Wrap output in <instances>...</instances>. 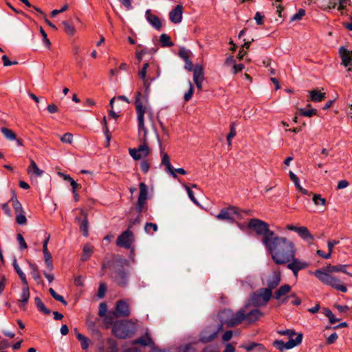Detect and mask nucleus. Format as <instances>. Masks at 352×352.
Returning a JSON list of instances; mask_svg holds the SVG:
<instances>
[{"label":"nucleus","mask_w":352,"mask_h":352,"mask_svg":"<svg viewBox=\"0 0 352 352\" xmlns=\"http://www.w3.org/2000/svg\"><path fill=\"white\" fill-rule=\"evenodd\" d=\"M142 95L140 91L137 92L135 101V107L137 113L138 122V139L140 142V146L135 148H129V152L130 155L134 160H139L145 158L149 155L151 149L148 146L147 142V127L145 125V115L146 116V124L148 126L152 128L155 131V116L151 109L146 108L143 104ZM156 138L157 142L161 147V140L157 132Z\"/></svg>","instance_id":"nucleus-1"},{"label":"nucleus","mask_w":352,"mask_h":352,"mask_svg":"<svg viewBox=\"0 0 352 352\" xmlns=\"http://www.w3.org/2000/svg\"><path fill=\"white\" fill-rule=\"evenodd\" d=\"M265 246L271 254L274 263L278 265L289 263V260L296 256L294 243L285 237L275 235Z\"/></svg>","instance_id":"nucleus-2"},{"label":"nucleus","mask_w":352,"mask_h":352,"mask_svg":"<svg viewBox=\"0 0 352 352\" xmlns=\"http://www.w3.org/2000/svg\"><path fill=\"white\" fill-rule=\"evenodd\" d=\"M311 274L314 275L320 281L327 285L331 286L342 292H346L347 291L346 287L340 279L331 276L330 274L322 270H316V271L311 272Z\"/></svg>","instance_id":"nucleus-3"},{"label":"nucleus","mask_w":352,"mask_h":352,"mask_svg":"<svg viewBox=\"0 0 352 352\" xmlns=\"http://www.w3.org/2000/svg\"><path fill=\"white\" fill-rule=\"evenodd\" d=\"M248 227L253 229L257 234L263 236V243L264 245L267 244L271 239H273V237L275 236L274 232L269 229L268 224L260 219H250Z\"/></svg>","instance_id":"nucleus-4"},{"label":"nucleus","mask_w":352,"mask_h":352,"mask_svg":"<svg viewBox=\"0 0 352 352\" xmlns=\"http://www.w3.org/2000/svg\"><path fill=\"white\" fill-rule=\"evenodd\" d=\"M221 324L218 327L219 330L221 331L223 325L228 327H232L239 325L241 323L242 313H234L230 309H224L221 311L218 315Z\"/></svg>","instance_id":"nucleus-5"},{"label":"nucleus","mask_w":352,"mask_h":352,"mask_svg":"<svg viewBox=\"0 0 352 352\" xmlns=\"http://www.w3.org/2000/svg\"><path fill=\"white\" fill-rule=\"evenodd\" d=\"M156 75H152V68L148 63H144L139 70L138 76L142 79L146 92L149 91L151 82L160 76L158 68L156 69Z\"/></svg>","instance_id":"nucleus-6"},{"label":"nucleus","mask_w":352,"mask_h":352,"mask_svg":"<svg viewBox=\"0 0 352 352\" xmlns=\"http://www.w3.org/2000/svg\"><path fill=\"white\" fill-rule=\"evenodd\" d=\"M131 324V322L129 320L116 322L113 325L112 333L118 338L124 339L129 338L132 336L135 332L133 327V329H130L129 326Z\"/></svg>","instance_id":"nucleus-7"},{"label":"nucleus","mask_w":352,"mask_h":352,"mask_svg":"<svg viewBox=\"0 0 352 352\" xmlns=\"http://www.w3.org/2000/svg\"><path fill=\"white\" fill-rule=\"evenodd\" d=\"M272 296V292L270 289L261 288L252 294L250 301L255 307H264L270 300Z\"/></svg>","instance_id":"nucleus-8"},{"label":"nucleus","mask_w":352,"mask_h":352,"mask_svg":"<svg viewBox=\"0 0 352 352\" xmlns=\"http://www.w3.org/2000/svg\"><path fill=\"white\" fill-rule=\"evenodd\" d=\"M111 277L118 286L126 287L129 280V273L122 266H118L113 270Z\"/></svg>","instance_id":"nucleus-9"},{"label":"nucleus","mask_w":352,"mask_h":352,"mask_svg":"<svg viewBox=\"0 0 352 352\" xmlns=\"http://www.w3.org/2000/svg\"><path fill=\"white\" fill-rule=\"evenodd\" d=\"M216 218L219 220L228 221L232 223L236 219H241V216L239 210L236 207L230 206L221 209L220 212L216 215Z\"/></svg>","instance_id":"nucleus-10"},{"label":"nucleus","mask_w":352,"mask_h":352,"mask_svg":"<svg viewBox=\"0 0 352 352\" xmlns=\"http://www.w3.org/2000/svg\"><path fill=\"white\" fill-rule=\"evenodd\" d=\"M239 312L242 313L243 321H245L248 324L253 323L257 321L260 318L263 316V314L256 308L249 309V305H246L244 307L239 310Z\"/></svg>","instance_id":"nucleus-11"},{"label":"nucleus","mask_w":352,"mask_h":352,"mask_svg":"<svg viewBox=\"0 0 352 352\" xmlns=\"http://www.w3.org/2000/svg\"><path fill=\"white\" fill-rule=\"evenodd\" d=\"M302 334L298 333L295 339H289L288 342L285 343L283 340H276L273 342V345L277 349L283 351L284 349H290L302 342Z\"/></svg>","instance_id":"nucleus-12"},{"label":"nucleus","mask_w":352,"mask_h":352,"mask_svg":"<svg viewBox=\"0 0 352 352\" xmlns=\"http://www.w3.org/2000/svg\"><path fill=\"white\" fill-rule=\"evenodd\" d=\"M287 263V267L292 272L296 278L298 276L299 271L306 269L309 265L307 262L298 259L295 256Z\"/></svg>","instance_id":"nucleus-13"},{"label":"nucleus","mask_w":352,"mask_h":352,"mask_svg":"<svg viewBox=\"0 0 352 352\" xmlns=\"http://www.w3.org/2000/svg\"><path fill=\"white\" fill-rule=\"evenodd\" d=\"M287 229L296 232L304 241L311 244L314 240V236L310 233L305 226H295L293 225H287Z\"/></svg>","instance_id":"nucleus-14"},{"label":"nucleus","mask_w":352,"mask_h":352,"mask_svg":"<svg viewBox=\"0 0 352 352\" xmlns=\"http://www.w3.org/2000/svg\"><path fill=\"white\" fill-rule=\"evenodd\" d=\"M133 241V232L127 230L118 236L116 240V245L119 247L130 249Z\"/></svg>","instance_id":"nucleus-15"},{"label":"nucleus","mask_w":352,"mask_h":352,"mask_svg":"<svg viewBox=\"0 0 352 352\" xmlns=\"http://www.w3.org/2000/svg\"><path fill=\"white\" fill-rule=\"evenodd\" d=\"M140 194L138 199L136 210L142 212L146 205V199H148V188L147 186L142 182L140 184Z\"/></svg>","instance_id":"nucleus-16"},{"label":"nucleus","mask_w":352,"mask_h":352,"mask_svg":"<svg viewBox=\"0 0 352 352\" xmlns=\"http://www.w3.org/2000/svg\"><path fill=\"white\" fill-rule=\"evenodd\" d=\"M281 276L280 272L278 271H274L266 278L265 280H263V283L267 286L265 289H270L272 292V290L275 289L280 283Z\"/></svg>","instance_id":"nucleus-17"},{"label":"nucleus","mask_w":352,"mask_h":352,"mask_svg":"<svg viewBox=\"0 0 352 352\" xmlns=\"http://www.w3.org/2000/svg\"><path fill=\"white\" fill-rule=\"evenodd\" d=\"M348 1L349 0H324L321 7L324 10L337 8L338 10L342 11L346 7Z\"/></svg>","instance_id":"nucleus-18"},{"label":"nucleus","mask_w":352,"mask_h":352,"mask_svg":"<svg viewBox=\"0 0 352 352\" xmlns=\"http://www.w3.org/2000/svg\"><path fill=\"white\" fill-rule=\"evenodd\" d=\"M131 314L129 306L124 300H118L116 304L115 315L117 317H128Z\"/></svg>","instance_id":"nucleus-19"},{"label":"nucleus","mask_w":352,"mask_h":352,"mask_svg":"<svg viewBox=\"0 0 352 352\" xmlns=\"http://www.w3.org/2000/svg\"><path fill=\"white\" fill-rule=\"evenodd\" d=\"M80 215L75 218L76 221L79 223L80 230L85 236H88V218L87 214L83 209H79Z\"/></svg>","instance_id":"nucleus-20"},{"label":"nucleus","mask_w":352,"mask_h":352,"mask_svg":"<svg viewBox=\"0 0 352 352\" xmlns=\"http://www.w3.org/2000/svg\"><path fill=\"white\" fill-rule=\"evenodd\" d=\"M219 331L220 330L218 328L217 330L205 329L201 333L200 341L203 343L211 342L217 336Z\"/></svg>","instance_id":"nucleus-21"},{"label":"nucleus","mask_w":352,"mask_h":352,"mask_svg":"<svg viewBox=\"0 0 352 352\" xmlns=\"http://www.w3.org/2000/svg\"><path fill=\"white\" fill-rule=\"evenodd\" d=\"M183 7L177 5L169 12V19L173 23H179L182 20Z\"/></svg>","instance_id":"nucleus-22"},{"label":"nucleus","mask_w":352,"mask_h":352,"mask_svg":"<svg viewBox=\"0 0 352 352\" xmlns=\"http://www.w3.org/2000/svg\"><path fill=\"white\" fill-rule=\"evenodd\" d=\"M147 21L156 30H160L162 28V23L160 18L153 14L149 10L146 11Z\"/></svg>","instance_id":"nucleus-23"},{"label":"nucleus","mask_w":352,"mask_h":352,"mask_svg":"<svg viewBox=\"0 0 352 352\" xmlns=\"http://www.w3.org/2000/svg\"><path fill=\"white\" fill-rule=\"evenodd\" d=\"M162 155V164L166 167V171L168 173L173 177L176 178L177 175L174 171V168L171 165L169 157L167 153L161 152Z\"/></svg>","instance_id":"nucleus-24"},{"label":"nucleus","mask_w":352,"mask_h":352,"mask_svg":"<svg viewBox=\"0 0 352 352\" xmlns=\"http://www.w3.org/2000/svg\"><path fill=\"white\" fill-rule=\"evenodd\" d=\"M27 172L30 177H41L43 174V171L38 167L32 159L30 160V164L27 169Z\"/></svg>","instance_id":"nucleus-25"},{"label":"nucleus","mask_w":352,"mask_h":352,"mask_svg":"<svg viewBox=\"0 0 352 352\" xmlns=\"http://www.w3.org/2000/svg\"><path fill=\"white\" fill-rule=\"evenodd\" d=\"M326 98V94L319 90L314 89L309 91V100L314 102H319Z\"/></svg>","instance_id":"nucleus-26"},{"label":"nucleus","mask_w":352,"mask_h":352,"mask_svg":"<svg viewBox=\"0 0 352 352\" xmlns=\"http://www.w3.org/2000/svg\"><path fill=\"white\" fill-rule=\"evenodd\" d=\"M347 265H329L325 269L326 272L327 273H333V272H343L346 274L352 276V274L346 272Z\"/></svg>","instance_id":"nucleus-27"},{"label":"nucleus","mask_w":352,"mask_h":352,"mask_svg":"<svg viewBox=\"0 0 352 352\" xmlns=\"http://www.w3.org/2000/svg\"><path fill=\"white\" fill-rule=\"evenodd\" d=\"M204 80V68L201 65H196L193 69V81L194 82H203Z\"/></svg>","instance_id":"nucleus-28"},{"label":"nucleus","mask_w":352,"mask_h":352,"mask_svg":"<svg viewBox=\"0 0 352 352\" xmlns=\"http://www.w3.org/2000/svg\"><path fill=\"white\" fill-rule=\"evenodd\" d=\"M134 342L142 346H149L152 348L154 347L155 345L153 340L148 333L144 336L137 339Z\"/></svg>","instance_id":"nucleus-29"},{"label":"nucleus","mask_w":352,"mask_h":352,"mask_svg":"<svg viewBox=\"0 0 352 352\" xmlns=\"http://www.w3.org/2000/svg\"><path fill=\"white\" fill-rule=\"evenodd\" d=\"M340 54L342 58V63L345 67H349L352 65L350 53L344 47L340 49Z\"/></svg>","instance_id":"nucleus-30"},{"label":"nucleus","mask_w":352,"mask_h":352,"mask_svg":"<svg viewBox=\"0 0 352 352\" xmlns=\"http://www.w3.org/2000/svg\"><path fill=\"white\" fill-rule=\"evenodd\" d=\"M291 291V286L289 285H282L274 294V298L276 300L280 299L283 296L287 294Z\"/></svg>","instance_id":"nucleus-31"},{"label":"nucleus","mask_w":352,"mask_h":352,"mask_svg":"<svg viewBox=\"0 0 352 352\" xmlns=\"http://www.w3.org/2000/svg\"><path fill=\"white\" fill-rule=\"evenodd\" d=\"M75 332H76V338L80 342L81 348L83 350L87 349L89 346V342H90L89 339L87 337L80 333L77 331V329H75Z\"/></svg>","instance_id":"nucleus-32"},{"label":"nucleus","mask_w":352,"mask_h":352,"mask_svg":"<svg viewBox=\"0 0 352 352\" xmlns=\"http://www.w3.org/2000/svg\"><path fill=\"white\" fill-rule=\"evenodd\" d=\"M34 302L36 307L39 311L43 313L45 315H49L50 314V310L45 306L39 297H36L34 298Z\"/></svg>","instance_id":"nucleus-33"},{"label":"nucleus","mask_w":352,"mask_h":352,"mask_svg":"<svg viewBox=\"0 0 352 352\" xmlns=\"http://www.w3.org/2000/svg\"><path fill=\"white\" fill-rule=\"evenodd\" d=\"M0 130L5 138L8 140L13 141L16 140V135L12 130L6 127H2Z\"/></svg>","instance_id":"nucleus-34"},{"label":"nucleus","mask_w":352,"mask_h":352,"mask_svg":"<svg viewBox=\"0 0 352 352\" xmlns=\"http://www.w3.org/2000/svg\"><path fill=\"white\" fill-rule=\"evenodd\" d=\"M13 267L16 271V272L18 274V275L19 276L22 283L23 285H27L28 284V281H27V278H26V276H25V274L23 272V271L21 270L19 265H18L17 263V261H16V259L14 258V261H13Z\"/></svg>","instance_id":"nucleus-35"},{"label":"nucleus","mask_w":352,"mask_h":352,"mask_svg":"<svg viewBox=\"0 0 352 352\" xmlns=\"http://www.w3.org/2000/svg\"><path fill=\"white\" fill-rule=\"evenodd\" d=\"M93 252V247L89 244H86L82 250V253L81 255V260L83 261H87Z\"/></svg>","instance_id":"nucleus-36"},{"label":"nucleus","mask_w":352,"mask_h":352,"mask_svg":"<svg viewBox=\"0 0 352 352\" xmlns=\"http://www.w3.org/2000/svg\"><path fill=\"white\" fill-rule=\"evenodd\" d=\"M10 201H12V207L15 212H19L23 210L22 205L17 199L16 195L14 192L12 193V196L10 199Z\"/></svg>","instance_id":"nucleus-37"},{"label":"nucleus","mask_w":352,"mask_h":352,"mask_svg":"<svg viewBox=\"0 0 352 352\" xmlns=\"http://www.w3.org/2000/svg\"><path fill=\"white\" fill-rule=\"evenodd\" d=\"M29 298H30V291H29L28 284L24 285V287L22 289V293L21 294V298L19 299V301L21 302H22L23 304L25 305L28 302Z\"/></svg>","instance_id":"nucleus-38"},{"label":"nucleus","mask_w":352,"mask_h":352,"mask_svg":"<svg viewBox=\"0 0 352 352\" xmlns=\"http://www.w3.org/2000/svg\"><path fill=\"white\" fill-rule=\"evenodd\" d=\"M160 41L163 47H172L173 45V42L170 41V36L166 34H162L160 36Z\"/></svg>","instance_id":"nucleus-39"},{"label":"nucleus","mask_w":352,"mask_h":352,"mask_svg":"<svg viewBox=\"0 0 352 352\" xmlns=\"http://www.w3.org/2000/svg\"><path fill=\"white\" fill-rule=\"evenodd\" d=\"M230 131L227 135L226 140L228 142V146H231L232 145V139L236 135V130H235V123L232 122L230 126Z\"/></svg>","instance_id":"nucleus-40"},{"label":"nucleus","mask_w":352,"mask_h":352,"mask_svg":"<svg viewBox=\"0 0 352 352\" xmlns=\"http://www.w3.org/2000/svg\"><path fill=\"white\" fill-rule=\"evenodd\" d=\"M158 226L156 223H146L144 226V231L149 234H153V232H157Z\"/></svg>","instance_id":"nucleus-41"},{"label":"nucleus","mask_w":352,"mask_h":352,"mask_svg":"<svg viewBox=\"0 0 352 352\" xmlns=\"http://www.w3.org/2000/svg\"><path fill=\"white\" fill-rule=\"evenodd\" d=\"M16 214V221L19 225H25L27 222V219L25 215L24 210L19 212H15Z\"/></svg>","instance_id":"nucleus-42"},{"label":"nucleus","mask_w":352,"mask_h":352,"mask_svg":"<svg viewBox=\"0 0 352 352\" xmlns=\"http://www.w3.org/2000/svg\"><path fill=\"white\" fill-rule=\"evenodd\" d=\"M62 24L64 25L65 31L66 32L67 34H68L69 35L74 34V33L76 32V29L72 24L69 23V22H67L66 21H63L62 22Z\"/></svg>","instance_id":"nucleus-43"},{"label":"nucleus","mask_w":352,"mask_h":352,"mask_svg":"<svg viewBox=\"0 0 352 352\" xmlns=\"http://www.w3.org/2000/svg\"><path fill=\"white\" fill-rule=\"evenodd\" d=\"M191 55V52L190 50L186 49L185 47H180L179 50V56L181 58L184 60L190 58Z\"/></svg>","instance_id":"nucleus-44"},{"label":"nucleus","mask_w":352,"mask_h":352,"mask_svg":"<svg viewBox=\"0 0 352 352\" xmlns=\"http://www.w3.org/2000/svg\"><path fill=\"white\" fill-rule=\"evenodd\" d=\"M49 292L50 293V294L52 295V296L57 301H59L61 303H63L64 305H67V301L64 299V298L58 294L52 288H50L49 289Z\"/></svg>","instance_id":"nucleus-45"},{"label":"nucleus","mask_w":352,"mask_h":352,"mask_svg":"<svg viewBox=\"0 0 352 352\" xmlns=\"http://www.w3.org/2000/svg\"><path fill=\"white\" fill-rule=\"evenodd\" d=\"M300 114L305 117H311L314 115H316L317 113V110L316 109H300L299 110Z\"/></svg>","instance_id":"nucleus-46"},{"label":"nucleus","mask_w":352,"mask_h":352,"mask_svg":"<svg viewBox=\"0 0 352 352\" xmlns=\"http://www.w3.org/2000/svg\"><path fill=\"white\" fill-rule=\"evenodd\" d=\"M324 314L329 318V322L331 324H335L336 322L338 321V319H337L335 317V316L333 315V314L332 313V311L329 309L325 308L324 309Z\"/></svg>","instance_id":"nucleus-47"},{"label":"nucleus","mask_w":352,"mask_h":352,"mask_svg":"<svg viewBox=\"0 0 352 352\" xmlns=\"http://www.w3.org/2000/svg\"><path fill=\"white\" fill-rule=\"evenodd\" d=\"M312 199L314 204L316 206H318L320 204L322 206H325L326 204L325 199L322 198L320 195L314 194Z\"/></svg>","instance_id":"nucleus-48"},{"label":"nucleus","mask_w":352,"mask_h":352,"mask_svg":"<svg viewBox=\"0 0 352 352\" xmlns=\"http://www.w3.org/2000/svg\"><path fill=\"white\" fill-rule=\"evenodd\" d=\"M45 263L50 271L54 269L53 261L51 254L44 255Z\"/></svg>","instance_id":"nucleus-49"},{"label":"nucleus","mask_w":352,"mask_h":352,"mask_svg":"<svg viewBox=\"0 0 352 352\" xmlns=\"http://www.w3.org/2000/svg\"><path fill=\"white\" fill-rule=\"evenodd\" d=\"M188 84L189 89L184 95V100L186 102L189 101L191 99L192 94L194 93V87L190 80L188 81Z\"/></svg>","instance_id":"nucleus-50"},{"label":"nucleus","mask_w":352,"mask_h":352,"mask_svg":"<svg viewBox=\"0 0 352 352\" xmlns=\"http://www.w3.org/2000/svg\"><path fill=\"white\" fill-rule=\"evenodd\" d=\"M289 177H290L291 180L294 182L296 188L298 190H299L300 188H301L302 186L300 184L298 177L292 171H289Z\"/></svg>","instance_id":"nucleus-51"},{"label":"nucleus","mask_w":352,"mask_h":352,"mask_svg":"<svg viewBox=\"0 0 352 352\" xmlns=\"http://www.w3.org/2000/svg\"><path fill=\"white\" fill-rule=\"evenodd\" d=\"M63 143L72 144L73 142V135L71 133H66L60 138Z\"/></svg>","instance_id":"nucleus-52"},{"label":"nucleus","mask_w":352,"mask_h":352,"mask_svg":"<svg viewBox=\"0 0 352 352\" xmlns=\"http://www.w3.org/2000/svg\"><path fill=\"white\" fill-rule=\"evenodd\" d=\"M305 15V11L303 9H300L297 13L294 14L291 18V21L300 20Z\"/></svg>","instance_id":"nucleus-53"},{"label":"nucleus","mask_w":352,"mask_h":352,"mask_svg":"<svg viewBox=\"0 0 352 352\" xmlns=\"http://www.w3.org/2000/svg\"><path fill=\"white\" fill-rule=\"evenodd\" d=\"M278 333L282 336H287L289 339H294L293 337L296 335L295 331L292 329L279 331Z\"/></svg>","instance_id":"nucleus-54"},{"label":"nucleus","mask_w":352,"mask_h":352,"mask_svg":"<svg viewBox=\"0 0 352 352\" xmlns=\"http://www.w3.org/2000/svg\"><path fill=\"white\" fill-rule=\"evenodd\" d=\"M186 192H187L189 198L190 199V200L195 204H196L197 206H199V204L198 201L197 200V199L195 197L193 191L188 186H186Z\"/></svg>","instance_id":"nucleus-55"},{"label":"nucleus","mask_w":352,"mask_h":352,"mask_svg":"<svg viewBox=\"0 0 352 352\" xmlns=\"http://www.w3.org/2000/svg\"><path fill=\"white\" fill-rule=\"evenodd\" d=\"M30 267L32 268V277L37 281H38L40 279H41V276L38 272V270H37V268L36 267L30 263Z\"/></svg>","instance_id":"nucleus-56"},{"label":"nucleus","mask_w":352,"mask_h":352,"mask_svg":"<svg viewBox=\"0 0 352 352\" xmlns=\"http://www.w3.org/2000/svg\"><path fill=\"white\" fill-rule=\"evenodd\" d=\"M21 249H26L28 245L25 241L23 236L21 234H18L16 236Z\"/></svg>","instance_id":"nucleus-57"},{"label":"nucleus","mask_w":352,"mask_h":352,"mask_svg":"<svg viewBox=\"0 0 352 352\" xmlns=\"http://www.w3.org/2000/svg\"><path fill=\"white\" fill-rule=\"evenodd\" d=\"M2 59V61H3V65L6 66V67H8V66H10V65H17L18 64V62L17 61H10L8 56H6V55H3L1 58Z\"/></svg>","instance_id":"nucleus-58"},{"label":"nucleus","mask_w":352,"mask_h":352,"mask_svg":"<svg viewBox=\"0 0 352 352\" xmlns=\"http://www.w3.org/2000/svg\"><path fill=\"white\" fill-rule=\"evenodd\" d=\"M107 291V287L104 283H100L98 288V296L99 298H103Z\"/></svg>","instance_id":"nucleus-59"},{"label":"nucleus","mask_w":352,"mask_h":352,"mask_svg":"<svg viewBox=\"0 0 352 352\" xmlns=\"http://www.w3.org/2000/svg\"><path fill=\"white\" fill-rule=\"evenodd\" d=\"M68 9V5L67 4H65L62 6V8L60 9H58V10H54L52 12V16L54 17L56 16L58 14H60V13H62L65 11H66Z\"/></svg>","instance_id":"nucleus-60"},{"label":"nucleus","mask_w":352,"mask_h":352,"mask_svg":"<svg viewBox=\"0 0 352 352\" xmlns=\"http://www.w3.org/2000/svg\"><path fill=\"white\" fill-rule=\"evenodd\" d=\"M244 69V65L241 63L240 64H234L232 67V73L234 74H237L238 72L242 71Z\"/></svg>","instance_id":"nucleus-61"},{"label":"nucleus","mask_w":352,"mask_h":352,"mask_svg":"<svg viewBox=\"0 0 352 352\" xmlns=\"http://www.w3.org/2000/svg\"><path fill=\"white\" fill-rule=\"evenodd\" d=\"M340 241L336 240H329L327 241V248L328 250L330 252H333V249L335 247V245L339 244Z\"/></svg>","instance_id":"nucleus-62"},{"label":"nucleus","mask_w":352,"mask_h":352,"mask_svg":"<svg viewBox=\"0 0 352 352\" xmlns=\"http://www.w3.org/2000/svg\"><path fill=\"white\" fill-rule=\"evenodd\" d=\"M140 168L143 173H146L150 168V164L146 161H142L140 163Z\"/></svg>","instance_id":"nucleus-63"},{"label":"nucleus","mask_w":352,"mask_h":352,"mask_svg":"<svg viewBox=\"0 0 352 352\" xmlns=\"http://www.w3.org/2000/svg\"><path fill=\"white\" fill-rule=\"evenodd\" d=\"M263 19H264V16L262 15L260 12H257L256 13L254 19L258 25L263 24Z\"/></svg>","instance_id":"nucleus-64"}]
</instances>
